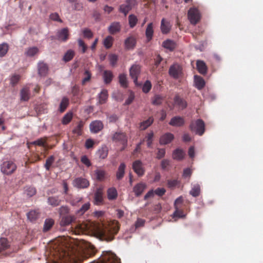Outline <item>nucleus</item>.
<instances>
[{
  "instance_id": "obj_1",
  "label": "nucleus",
  "mask_w": 263,
  "mask_h": 263,
  "mask_svg": "<svg viewBox=\"0 0 263 263\" xmlns=\"http://www.w3.org/2000/svg\"><path fill=\"white\" fill-rule=\"evenodd\" d=\"M51 253L54 256L52 263H78L94 255L95 248L90 243L86 242L83 247H68L56 240L52 246Z\"/></svg>"
},
{
  "instance_id": "obj_2",
  "label": "nucleus",
  "mask_w": 263,
  "mask_h": 263,
  "mask_svg": "<svg viewBox=\"0 0 263 263\" xmlns=\"http://www.w3.org/2000/svg\"><path fill=\"white\" fill-rule=\"evenodd\" d=\"M111 140L114 142L121 144L124 149L127 144L128 137L125 132L120 130L112 134Z\"/></svg>"
},
{
  "instance_id": "obj_3",
  "label": "nucleus",
  "mask_w": 263,
  "mask_h": 263,
  "mask_svg": "<svg viewBox=\"0 0 263 263\" xmlns=\"http://www.w3.org/2000/svg\"><path fill=\"white\" fill-rule=\"evenodd\" d=\"M190 128L192 132L196 134L202 136L205 132V124L201 119H197L196 121H192L190 125Z\"/></svg>"
},
{
  "instance_id": "obj_4",
  "label": "nucleus",
  "mask_w": 263,
  "mask_h": 263,
  "mask_svg": "<svg viewBox=\"0 0 263 263\" xmlns=\"http://www.w3.org/2000/svg\"><path fill=\"white\" fill-rule=\"evenodd\" d=\"M17 166L12 161H4L1 165V170L2 173L6 175H10L16 170Z\"/></svg>"
},
{
  "instance_id": "obj_5",
  "label": "nucleus",
  "mask_w": 263,
  "mask_h": 263,
  "mask_svg": "<svg viewBox=\"0 0 263 263\" xmlns=\"http://www.w3.org/2000/svg\"><path fill=\"white\" fill-rule=\"evenodd\" d=\"M187 17L191 24L195 25L200 21L201 14L197 8L193 7L188 11Z\"/></svg>"
},
{
  "instance_id": "obj_6",
  "label": "nucleus",
  "mask_w": 263,
  "mask_h": 263,
  "mask_svg": "<svg viewBox=\"0 0 263 263\" xmlns=\"http://www.w3.org/2000/svg\"><path fill=\"white\" fill-rule=\"evenodd\" d=\"M136 4V0H126L124 4L119 6V11L126 16Z\"/></svg>"
},
{
  "instance_id": "obj_7",
  "label": "nucleus",
  "mask_w": 263,
  "mask_h": 263,
  "mask_svg": "<svg viewBox=\"0 0 263 263\" xmlns=\"http://www.w3.org/2000/svg\"><path fill=\"white\" fill-rule=\"evenodd\" d=\"M141 72V67L139 65L134 64L129 69V75L133 79L134 82L136 85H139L138 83V78Z\"/></svg>"
},
{
  "instance_id": "obj_8",
  "label": "nucleus",
  "mask_w": 263,
  "mask_h": 263,
  "mask_svg": "<svg viewBox=\"0 0 263 263\" xmlns=\"http://www.w3.org/2000/svg\"><path fill=\"white\" fill-rule=\"evenodd\" d=\"M168 73L173 78L178 79L182 74V67L177 64H173L170 67Z\"/></svg>"
},
{
  "instance_id": "obj_9",
  "label": "nucleus",
  "mask_w": 263,
  "mask_h": 263,
  "mask_svg": "<svg viewBox=\"0 0 263 263\" xmlns=\"http://www.w3.org/2000/svg\"><path fill=\"white\" fill-rule=\"evenodd\" d=\"M134 171L139 176H142L145 173V169L143 167L142 162L139 160L135 161L133 163L132 166Z\"/></svg>"
},
{
  "instance_id": "obj_10",
  "label": "nucleus",
  "mask_w": 263,
  "mask_h": 263,
  "mask_svg": "<svg viewBox=\"0 0 263 263\" xmlns=\"http://www.w3.org/2000/svg\"><path fill=\"white\" fill-rule=\"evenodd\" d=\"M73 185L79 189H85L89 186V182L85 178L78 177L73 180Z\"/></svg>"
},
{
  "instance_id": "obj_11",
  "label": "nucleus",
  "mask_w": 263,
  "mask_h": 263,
  "mask_svg": "<svg viewBox=\"0 0 263 263\" xmlns=\"http://www.w3.org/2000/svg\"><path fill=\"white\" fill-rule=\"evenodd\" d=\"M94 204L97 205H102L104 203L103 192L102 189H97L94 194Z\"/></svg>"
},
{
  "instance_id": "obj_12",
  "label": "nucleus",
  "mask_w": 263,
  "mask_h": 263,
  "mask_svg": "<svg viewBox=\"0 0 263 263\" xmlns=\"http://www.w3.org/2000/svg\"><path fill=\"white\" fill-rule=\"evenodd\" d=\"M76 220L74 216L71 215H64L61 217L60 225L61 227L69 226Z\"/></svg>"
},
{
  "instance_id": "obj_13",
  "label": "nucleus",
  "mask_w": 263,
  "mask_h": 263,
  "mask_svg": "<svg viewBox=\"0 0 263 263\" xmlns=\"http://www.w3.org/2000/svg\"><path fill=\"white\" fill-rule=\"evenodd\" d=\"M104 125L102 121L95 120L91 122L89 125L91 133H98L103 128Z\"/></svg>"
},
{
  "instance_id": "obj_14",
  "label": "nucleus",
  "mask_w": 263,
  "mask_h": 263,
  "mask_svg": "<svg viewBox=\"0 0 263 263\" xmlns=\"http://www.w3.org/2000/svg\"><path fill=\"white\" fill-rule=\"evenodd\" d=\"M69 30L67 28H64L57 32V39L62 42H66L69 38Z\"/></svg>"
},
{
  "instance_id": "obj_15",
  "label": "nucleus",
  "mask_w": 263,
  "mask_h": 263,
  "mask_svg": "<svg viewBox=\"0 0 263 263\" xmlns=\"http://www.w3.org/2000/svg\"><path fill=\"white\" fill-rule=\"evenodd\" d=\"M172 28L170 22L165 18H162L161 21L160 29L163 34H167L170 32Z\"/></svg>"
},
{
  "instance_id": "obj_16",
  "label": "nucleus",
  "mask_w": 263,
  "mask_h": 263,
  "mask_svg": "<svg viewBox=\"0 0 263 263\" xmlns=\"http://www.w3.org/2000/svg\"><path fill=\"white\" fill-rule=\"evenodd\" d=\"M121 26L118 22H114L111 23L108 28V32L111 34H115L121 30Z\"/></svg>"
},
{
  "instance_id": "obj_17",
  "label": "nucleus",
  "mask_w": 263,
  "mask_h": 263,
  "mask_svg": "<svg viewBox=\"0 0 263 263\" xmlns=\"http://www.w3.org/2000/svg\"><path fill=\"white\" fill-rule=\"evenodd\" d=\"M173 134L167 133L163 135L160 138L159 143L161 145H165L170 143L174 139Z\"/></svg>"
},
{
  "instance_id": "obj_18",
  "label": "nucleus",
  "mask_w": 263,
  "mask_h": 263,
  "mask_svg": "<svg viewBox=\"0 0 263 263\" xmlns=\"http://www.w3.org/2000/svg\"><path fill=\"white\" fill-rule=\"evenodd\" d=\"M184 124V120L183 118L179 116H175L172 118L169 122L170 125L173 126L180 127Z\"/></svg>"
},
{
  "instance_id": "obj_19",
  "label": "nucleus",
  "mask_w": 263,
  "mask_h": 263,
  "mask_svg": "<svg viewBox=\"0 0 263 263\" xmlns=\"http://www.w3.org/2000/svg\"><path fill=\"white\" fill-rule=\"evenodd\" d=\"M106 175V171L101 168H97L94 171L95 178L98 181H103L105 179Z\"/></svg>"
},
{
  "instance_id": "obj_20",
  "label": "nucleus",
  "mask_w": 263,
  "mask_h": 263,
  "mask_svg": "<svg viewBox=\"0 0 263 263\" xmlns=\"http://www.w3.org/2000/svg\"><path fill=\"white\" fill-rule=\"evenodd\" d=\"M136 44V40L133 36L127 37L124 42L125 48L127 49H133Z\"/></svg>"
},
{
  "instance_id": "obj_21",
  "label": "nucleus",
  "mask_w": 263,
  "mask_h": 263,
  "mask_svg": "<svg viewBox=\"0 0 263 263\" xmlns=\"http://www.w3.org/2000/svg\"><path fill=\"white\" fill-rule=\"evenodd\" d=\"M146 188V185L144 183H139L137 184L133 188V192L135 193V195L137 197L140 196L145 189Z\"/></svg>"
},
{
  "instance_id": "obj_22",
  "label": "nucleus",
  "mask_w": 263,
  "mask_h": 263,
  "mask_svg": "<svg viewBox=\"0 0 263 263\" xmlns=\"http://www.w3.org/2000/svg\"><path fill=\"white\" fill-rule=\"evenodd\" d=\"M194 83L195 87L198 89H202L205 86V83L204 80L200 76H194Z\"/></svg>"
},
{
  "instance_id": "obj_23",
  "label": "nucleus",
  "mask_w": 263,
  "mask_h": 263,
  "mask_svg": "<svg viewBox=\"0 0 263 263\" xmlns=\"http://www.w3.org/2000/svg\"><path fill=\"white\" fill-rule=\"evenodd\" d=\"M21 100L27 101L30 99V92L28 87H25L22 88L20 92Z\"/></svg>"
},
{
  "instance_id": "obj_24",
  "label": "nucleus",
  "mask_w": 263,
  "mask_h": 263,
  "mask_svg": "<svg viewBox=\"0 0 263 263\" xmlns=\"http://www.w3.org/2000/svg\"><path fill=\"white\" fill-rule=\"evenodd\" d=\"M184 156V152L180 148H177L174 151L172 155L173 158L178 161H181L183 159Z\"/></svg>"
},
{
  "instance_id": "obj_25",
  "label": "nucleus",
  "mask_w": 263,
  "mask_h": 263,
  "mask_svg": "<svg viewBox=\"0 0 263 263\" xmlns=\"http://www.w3.org/2000/svg\"><path fill=\"white\" fill-rule=\"evenodd\" d=\"M125 168L126 165L124 163H121L120 164L116 173V178L117 180H120L123 178Z\"/></svg>"
},
{
  "instance_id": "obj_26",
  "label": "nucleus",
  "mask_w": 263,
  "mask_h": 263,
  "mask_svg": "<svg viewBox=\"0 0 263 263\" xmlns=\"http://www.w3.org/2000/svg\"><path fill=\"white\" fill-rule=\"evenodd\" d=\"M196 66L197 69L200 73L205 74L206 73L207 66L203 61L198 60L196 62Z\"/></svg>"
},
{
  "instance_id": "obj_27",
  "label": "nucleus",
  "mask_w": 263,
  "mask_h": 263,
  "mask_svg": "<svg viewBox=\"0 0 263 263\" xmlns=\"http://www.w3.org/2000/svg\"><path fill=\"white\" fill-rule=\"evenodd\" d=\"M107 198L109 200H114L117 199L118 197V192L115 187H111L107 191Z\"/></svg>"
},
{
  "instance_id": "obj_28",
  "label": "nucleus",
  "mask_w": 263,
  "mask_h": 263,
  "mask_svg": "<svg viewBox=\"0 0 263 263\" xmlns=\"http://www.w3.org/2000/svg\"><path fill=\"white\" fill-rule=\"evenodd\" d=\"M174 103L176 105H178L182 109L186 108L187 106L186 102L180 98L178 95H176L174 99Z\"/></svg>"
},
{
  "instance_id": "obj_29",
  "label": "nucleus",
  "mask_w": 263,
  "mask_h": 263,
  "mask_svg": "<svg viewBox=\"0 0 263 263\" xmlns=\"http://www.w3.org/2000/svg\"><path fill=\"white\" fill-rule=\"evenodd\" d=\"M54 224V220L52 218H47L45 219L43 226V231L47 232L49 231Z\"/></svg>"
},
{
  "instance_id": "obj_30",
  "label": "nucleus",
  "mask_w": 263,
  "mask_h": 263,
  "mask_svg": "<svg viewBox=\"0 0 263 263\" xmlns=\"http://www.w3.org/2000/svg\"><path fill=\"white\" fill-rule=\"evenodd\" d=\"M154 29L153 23H149L146 27L145 31V35L148 41H150L153 36Z\"/></svg>"
},
{
  "instance_id": "obj_31",
  "label": "nucleus",
  "mask_w": 263,
  "mask_h": 263,
  "mask_svg": "<svg viewBox=\"0 0 263 263\" xmlns=\"http://www.w3.org/2000/svg\"><path fill=\"white\" fill-rule=\"evenodd\" d=\"M162 46L172 51L176 48V44L172 40H166L163 42Z\"/></svg>"
},
{
  "instance_id": "obj_32",
  "label": "nucleus",
  "mask_w": 263,
  "mask_h": 263,
  "mask_svg": "<svg viewBox=\"0 0 263 263\" xmlns=\"http://www.w3.org/2000/svg\"><path fill=\"white\" fill-rule=\"evenodd\" d=\"M48 71V66L47 64L43 62L39 63L38 65V72L41 76H45Z\"/></svg>"
},
{
  "instance_id": "obj_33",
  "label": "nucleus",
  "mask_w": 263,
  "mask_h": 263,
  "mask_svg": "<svg viewBox=\"0 0 263 263\" xmlns=\"http://www.w3.org/2000/svg\"><path fill=\"white\" fill-rule=\"evenodd\" d=\"M165 97L161 95H155L152 99V103L154 105H161Z\"/></svg>"
},
{
  "instance_id": "obj_34",
  "label": "nucleus",
  "mask_w": 263,
  "mask_h": 263,
  "mask_svg": "<svg viewBox=\"0 0 263 263\" xmlns=\"http://www.w3.org/2000/svg\"><path fill=\"white\" fill-rule=\"evenodd\" d=\"M40 217L38 210H31L27 213V217L31 221H35Z\"/></svg>"
},
{
  "instance_id": "obj_35",
  "label": "nucleus",
  "mask_w": 263,
  "mask_h": 263,
  "mask_svg": "<svg viewBox=\"0 0 263 263\" xmlns=\"http://www.w3.org/2000/svg\"><path fill=\"white\" fill-rule=\"evenodd\" d=\"M154 122V119L152 117H150L146 120L140 123V128L141 130H145L150 126Z\"/></svg>"
},
{
  "instance_id": "obj_36",
  "label": "nucleus",
  "mask_w": 263,
  "mask_h": 263,
  "mask_svg": "<svg viewBox=\"0 0 263 263\" xmlns=\"http://www.w3.org/2000/svg\"><path fill=\"white\" fill-rule=\"evenodd\" d=\"M10 246V242L7 238H0V252L8 249L9 248Z\"/></svg>"
},
{
  "instance_id": "obj_37",
  "label": "nucleus",
  "mask_w": 263,
  "mask_h": 263,
  "mask_svg": "<svg viewBox=\"0 0 263 263\" xmlns=\"http://www.w3.org/2000/svg\"><path fill=\"white\" fill-rule=\"evenodd\" d=\"M83 126L84 122L82 121H79L77 125L73 129L72 133L78 136L81 135L82 134Z\"/></svg>"
},
{
  "instance_id": "obj_38",
  "label": "nucleus",
  "mask_w": 263,
  "mask_h": 263,
  "mask_svg": "<svg viewBox=\"0 0 263 263\" xmlns=\"http://www.w3.org/2000/svg\"><path fill=\"white\" fill-rule=\"evenodd\" d=\"M108 153V148L106 146H103L97 152V155L102 159H105L107 157Z\"/></svg>"
},
{
  "instance_id": "obj_39",
  "label": "nucleus",
  "mask_w": 263,
  "mask_h": 263,
  "mask_svg": "<svg viewBox=\"0 0 263 263\" xmlns=\"http://www.w3.org/2000/svg\"><path fill=\"white\" fill-rule=\"evenodd\" d=\"M103 79L105 83L109 84L111 82L113 78V74L110 70H105L103 72Z\"/></svg>"
},
{
  "instance_id": "obj_40",
  "label": "nucleus",
  "mask_w": 263,
  "mask_h": 263,
  "mask_svg": "<svg viewBox=\"0 0 263 263\" xmlns=\"http://www.w3.org/2000/svg\"><path fill=\"white\" fill-rule=\"evenodd\" d=\"M200 193V186L198 184H194L191 190L190 191V194L193 197H196L199 196Z\"/></svg>"
},
{
  "instance_id": "obj_41",
  "label": "nucleus",
  "mask_w": 263,
  "mask_h": 263,
  "mask_svg": "<svg viewBox=\"0 0 263 263\" xmlns=\"http://www.w3.org/2000/svg\"><path fill=\"white\" fill-rule=\"evenodd\" d=\"M69 105V99L67 97H63L60 104L59 110L61 112H64Z\"/></svg>"
},
{
  "instance_id": "obj_42",
  "label": "nucleus",
  "mask_w": 263,
  "mask_h": 263,
  "mask_svg": "<svg viewBox=\"0 0 263 263\" xmlns=\"http://www.w3.org/2000/svg\"><path fill=\"white\" fill-rule=\"evenodd\" d=\"M48 203L53 206H57L60 205L61 200L58 197L52 196L48 198Z\"/></svg>"
},
{
  "instance_id": "obj_43",
  "label": "nucleus",
  "mask_w": 263,
  "mask_h": 263,
  "mask_svg": "<svg viewBox=\"0 0 263 263\" xmlns=\"http://www.w3.org/2000/svg\"><path fill=\"white\" fill-rule=\"evenodd\" d=\"M108 98V92L106 89H103L99 94V99L100 104H104Z\"/></svg>"
},
{
  "instance_id": "obj_44",
  "label": "nucleus",
  "mask_w": 263,
  "mask_h": 263,
  "mask_svg": "<svg viewBox=\"0 0 263 263\" xmlns=\"http://www.w3.org/2000/svg\"><path fill=\"white\" fill-rule=\"evenodd\" d=\"M119 81L122 87L124 88L127 87L128 82L126 75L125 74L122 73L119 76Z\"/></svg>"
},
{
  "instance_id": "obj_45",
  "label": "nucleus",
  "mask_w": 263,
  "mask_h": 263,
  "mask_svg": "<svg viewBox=\"0 0 263 263\" xmlns=\"http://www.w3.org/2000/svg\"><path fill=\"white\" fill-rule=\"evenodd\" d=\"M73 118V114L71 112L66 113L62 118V123L63 125H67L70 122Z\"/></svg>"
},
{
  "instance_id": "obj_46",
  "label": "nucleus",
  "mask_w": 263,
  "mask_h": 263,
  "mask_svg": "<svg viewBox=\"0 0 263 263\" xmlns=\"http://www.w3.org/2000/svg\"><path fill=\"white\" fill-rule=\"evenodd\" d=\"M54 161L55 157L53 155L50 156L46 159V163L44 164V167L47 171H49L50 170Z\"/></svg>"
},
{
  "instance_id": "obj_47",
  "label": "nucleus",
  "mask_w": 263,
  "mask_h": 263,
  "mask_svg": "<svg viewBox=\"0 0 263 263\" xmlns=\"http://www.w3.org/2000/svg\"><path fill=\"white\" fill-rule=\"evenodd\" d=\"M74 55V52L72 50H68L64 54L63 60L65 62L71 61Z\"/></svg>"
},
{
  "instance_id": "obj_48",
  "label": "nucleus",
  "mask_w": 263,
  "mask_h": 263,
  "mask_svg": "<svg viewBox=\"0 0 263 263\" xmlns=\"http://www.w3.org/2000/svg\"><path fill=\"white\" fill-rule=\"evenodd\" d=\"M138 18L134 14H130L128 16V23L129 27L133 28L137 24Z\"/></svg>"
},
{
  "instance_id": "obj_49",
  "label": "nucleus",
  "mask_w": 263,
  "mask_h": 263,
  "mask_svg": "<svg viewBox=\"0 0 263 263\" xmlns=\"http://www.w3.org/2000/svg\"><path fill=\"white\" fill-rule=\"evenodd\" d=\"M90 204L89 202H87L84 204L81 208L77 211V214L81 216L83 215L87 210L90 208Z\"/></svg>"
},
{
  "instance_id": "obj_50",
  "label": "nucleus",
  "mask_w": 263,
  "mask_h": 263,
  "mask_svg": "<svg viewBox=\"0 0 263 263\" xmlns=\"http://www.w3.org/2000/svg\"><path fill=\"white\" fill-rule=\"evenodd\" d=\"M114 38L110 35L107 36L103 41V45L106 49H109L112 45Z\"/></svg>"
},
{
  "instance_id": "obj_51",
  "label": "nucleus",
  "mask_w": 263,
  "mask_h": 263,
  "mask_svg": "<svg viewBox=\"0 0 263 263\" xmlns=\"http://www.w3.org/2000/svg\"><path fill=\"white\" fill-rule=\"evenodd\" d=\"M9 50V46L7 43L0 44V57H4Z\"/></svg>"
},
{
  "instance_id": "obj_52",
  "label": "nucleus",
  "mask_w": 263,
  "mask_h": 263,
  "mask_svg": "<svg viewBox=\"0 0 263 263\" xmlns=\"http://www.w3.org/2000/svg\"><path fill=\"white\" fill-rule=\"evenodd\" d=\"M152 85L150 81L146 80L142 86V91L145 93H148L152 89Z\"/></svg>"
},
{
  "instance_id": "obj_53",
  "label": "nucleus",
  "mask_w": 263,
  "mask_h": 263,
  "mask_svg": "<svg viewBox=\"0 0 263 263\" xmlns=\"http://www.w3.org/2000/svg\"><path fill=\"white\" fill-rule=\"evenodd\" d=\"M183 199L182 196H180L178 198H177L174 203V206L175 208V214L177 215L178 213L179 212V209L180 208V205L181 204L183 203Z\"/></svg>"
},
{
  "instance_id": "obj_54",
  "label": "nucleus",
  "mask_w": 263,
  "mask_h": 263,
  "mask_svg": "<svg viewBox=\"0 0 263 263\" xmlns=\"http://www.w3.org/2000/svg\"><path fill=\"white\" fill-rule=\"evenodd\" d=\"M39 52V49L36 47H32L29 48L26 52V54L27 56L29 57H33L36 53H37Z\"/></svg>"
},
{
  "instance_id": "obj_55",
  "label": "nucleus",
  "mask_w": 263,
  "mask_h": 263,
  "mask_svg": "<svg viewBox=\"0 0 263 263\" xmlns=\"http://www.w3.org/2000/svg\"><path fill=\"white\" fill-rule=\"evenodd\" d=\"M46 142V138H40L39 139L34 141H33L32 144L33 145H36L39 146H42L43 147H45V143Z\"/></svg>"
},
{
  "instance_id": "obj_56",
  "label": "nucleus",
  "mask_w": 263,
  "mask_h": 263,
  "mask_svg": "<svg viewBox=\"0 0 263 263\" xmlns=\"http://www.w3.org/2000/svg\"><path fill=\"white\" fill-rule=\"evenodd\" d=\"M110 64L112 66H115L118 61V56L115 54H111L109 55Z\"/></svg>"
},
{
  "instance_id": "obj_57",
  "label": "nucleus",
  "mask_w": 263,
  "mask_h": 263,
  "mask_svg": "<svg viewBox=\"0 0 263 263\" xmlns=\"http://www.w3.org/2000/svg\"><path fill=\"white\" fill-rule=\"evenodd\" d=\"M153 137L154 133L153 132H151L150 133L147 134L146 138L147 141V145L148 147H151L152 144Z\"/></svg>"
},
{
  "instance_id": "obj_58",
  "label": "nucleus",
  "mask_w": 263,
  "mask_h": 263,
  "mask_svg": "<svg viewBox=\"0 0 263 263\" xmlns=\"http://www.w3.org/2000/svg\"><path fill=\"white\" fill-rule=\"evenodd\" d=\"M84 74L85 77L82 80L83 85H85L86 82H88L90 80L91 77V74L88 70H85Z\"/></svg>"
},
{
  "instance_id": "obj_59",
  "label": "nucleus",
  "mask_w": 263,
  "mask_h": 263,
  "mask_svg": "<svg viewBox=\"0 0 263 263\" xmlns=\"http://www.w3.org/2000/svg\"><path fill=\"white\" fill-rule=\"evenodd\" d=\"M179 183L180 182L177 179H171L167 180V186L170 188L174 187Z\"/></svg>"
},
{
  "instance_id": "obj_60",
  "label": "nucleus",
  "mask_w": 263,
  "mask_h": 263,
  "mask_svg": "<svg viewBox=\"0 0 263 263\" xmlns=\"http://www.w3.org/2000/svg\"><path fill=\"white\" fill-rule=\"evenodd\" d=\"M81 161L87 167H89L91 165V163L90 161L88 158V157L85 155L82 156L81 158Z\"/></svg>"
},
{
  "instance_id": "obj_61",
  "label": "nucleus",
  "mask_w": 263,
  "mask_h": 263,
  "mask_svg": "<svg viewBox=\"0 0 263 263\" xmlns=\"http://www.w3.org/2000/svg\"><path fill=\"white\" fill-rule=\"evenodd\" d=\"M192 174V170L191 168H186L183 170L182 177L184 178H190Z\"/></svg>"
},
{
  "instance_id": "obj_62",
  "label": "nucleus",
  "mask_w": 263,
  "mask_h": 263,
  "mask_svg": "<svg viewBox=\"0 0 263 263\" xmlns=\"http://www.w3.org/2000/svg\"><path fill=\"white\" fill-rule=\"evenodd\" d=\"M78 42L79 46L82 48V52L83 53H85L87 49V45L85 44L84 42L81 39H79L78 40Z\"/></svg>"
},
{
  "instance_id": "obj_63",
  "label": "nucleus",
  "mask_w": 263,
  "mask_h": 263,
  "mask_svg": "<svg viewBox=\"0 0 263 263\" xmlns=\"http://www.w3.org/2000/svg\"><path fill=\"white\" fill-rule=\"evenodd\" d=\"M83 33L84 36L88 39H90L93 36V33L92 31L88 28H85L83 29Z\"/></svg>"
},
{
  "instance_id": "obj_64",
  "label": "nucleus",
  "mask_w": 263,
  "mask_h": 263,
  "mask_svg": "<svg viewBox=\"0 0 263 263\" xmlns=\"http://www.w3.org/2000/svg\"><path fill=\"white\" fill-rule=\"evenodd\" d=\"M170 165V161L167 159H163L161 162V167L163 170H166Z\"/></svg>"
}]
</instances>
